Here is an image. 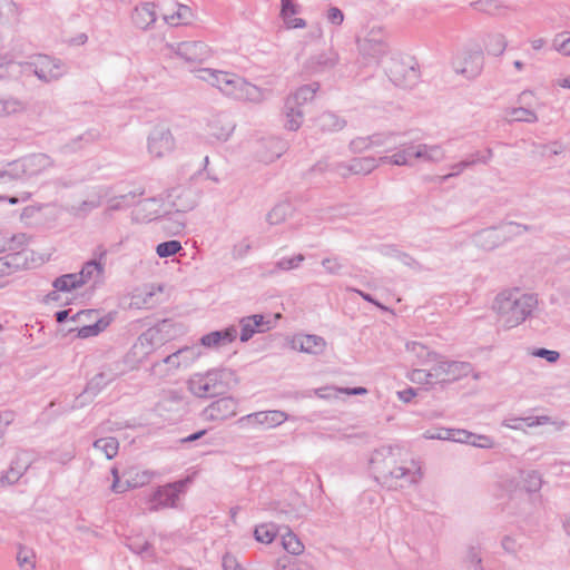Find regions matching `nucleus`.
<instances>
[{
	"instance_id": "54",
	"label": "nucleus",
	"mask_w": 570,
	"mask_h": 570,
	"mask_svg": "<svg viewBox=\"0 0 570 570\" xmlns=\"http://www.w3.org/2000/svg\"><path fill=\"white\" fill-rule=\"evenodd\" d=\"M53 287L60 292H71L81 287L77 273L65 274L53 281Z\"/></svg>"
},
{
	"instance_id": "40",
	"label": "nucleus",
	"mask_w": 570,
	"mask_h": 570,
	"mask_svg": "<svg viewBox=\"0 0 570 570\" xmlns=\"http://www.w3.org/2000/svg\"><path fill=\"white\" fill-rule=\"evenodd\" d=\"M171 198L173 200L170 203V207L183 214H186L196 206L195 196L189 189L175 190V194L171 195Z\"/></svg>"
},
{
	"instance_id": "58",
	"label": "nucleus",
	"mask_w": 570,
	"mask_h": 570,
	"mask_svg": "<svg viewBox=\"0 0 570 570\" xmlns=\"http://www.w3.org/2000/svg\"><path fill=\"white\" fill-rule=\"evenodd\" d=\"M305 257L302 254H297L292 257H283L279 261L276 262L274 269L271 273H277V272H286L292 271L297 267L304 262Z\"/></svg>"
},
{
	"instance_id": "49",
	"label": "nucleus",
	"mask_w": 570,
	"mask_h": 570,
	"mask_svg": "<svg viewBox=\"0 0 570 570\" xmlns=\"http://www.w3.org/2000/svg\"><path fill=\"white\" fill-rule=\"evenodd\" d=\"M111 321L112 316L107 315L105 317L97 320L94 324L83 325L80 328H78L77 336L80 338L97 336L110 325Z\"/></svg>"
},
{
	"instance_id": "45",
	"label": "nucleus",
	"mask_w": 570,
	"mask_h": 570,
	"mask_svg": "<svg viewBox=\"0 0 570 570\" xmlns=\"http://www.w3.org/2000/svg\"><path fill=\"white\" fill-rule=\"evenodd\" d=\"M347 394V395H364L367 393L365 387H344L338 389L334 386H325L315 390V395L320 399H336L338 394Z\"/></svg>"
},
{
	"instance_id": "62",
	"label": "nucleus",
	"mask_w": 570,
	"mask_h": 570,
	"mask_svg": "<svg viewBox=\"0 0 570 570\" xmlns=\"http://www.w3.org/2000/svg\"><path fill=\"white\" fill-rule=\"evenodd\" d=\"M35 552L31 549L20 546L17 553V562L20 568L32 570L35 568Z\"/></svg>"
},
{
	"instance_id": "30",
	"label": "nucleus",
	"mask_w": 570,
	"mask_h": 570,
	"mask_svg": "<svg viewBox=\"0 0 570 570\" xmlns=\"http://www.w3.org/2000/svg\"><path fill=\"white\" fill-rule=\"evenodd\" d=\"M108 195L107 189L99 188L95 193H92L88 199L77 204L71 205L67 208V212L75 216V217H86L89 213H91L94 209L98 208L102 202L104 198Z\"/></svg>"
},
{
	"instance_id": "29",
	"label": "nucleus",
	"mask_w": 570,
	"mask_h": 570,
	"mask_svg": "<svg viewBox=\"0 0 570 570\" xmlns=\"http://www.w3.org/2000/svg\"><path fill=\"white\" fill-rule=\"evenodd\" d=\"M163 19L171 27L186 26L194 20V12L188 6L175 2L165 9Z\"/></svg>"
},
{
	"instance_id": "51",
	"label": "nucleus",
	"mask_w": 570,
	"mask_h": 570,
	"mask_svg": "<svg viewBox=\"0 0 570 570\" xmlns=\"http://www.w3.org/2000/svg\"><path fill=\"white\" fill-rule=\"evenodd\" d=\"M278 534V527L275 523H262L254 529V538L257 542L269 544Z\"/></svg>"
},
{
	"instance_id": "55",
	"label": "nucleus",
	"mask_w": 570,
	"mask_h": 570,
	"mask_svg": "<svg viewBox=\"0 0 570 570\" xmlns=\"http://www.w3.org/2000/svg\"><path fill=\"white\" fill-rule=\"evenodd\" d=\"M282 546L293 556H299L304 551V544L292 531L282 534Z\"/></svg>"
},
{
	"instance_id": "25",
	"label": "nucleus",
	"mask_w": 570,
	"mask_h": 570,
	"mask_svg": "<svg viewBox=\"0 0 570 570\" xmlns=\"http://www.w3.org/2000/svg\"><path fill=\"white\" fill-rule=\"evenodd\" d=\"M326 346V341L315 334H296L291 340L293 350L315 356L323 354Z\"/></svg>"
},
{
	"instance_id": "50",
	"label": "nucleus",
	"mask_w": 570,
	"mask_h": 570,
	"mask_svg": "<svg viewBox=\"0 0 570 570\" xmlns=\"http://www.w3.org/2000/svg\"><path fill=\"white\" fill-rule=\"evenodd\" d=\"M191 72L195 73V77L202 81H205L213 87L219 89L222 81L224 80V76L226 71L212 69V68H196L191 69Z\"/></svg>"
},
{
	"instance_id": "22",
	"label": "nucleus",
	"mask_w": 570,
	"mask_h": 570,
	"mask_svg": "<svg viewBox=\"0 0 570 570\" xmlns=\"http://www.w3.org/2000/svg\"><path fill=\"white\" fill-rule=\"evenodd\" d=\"M238 402L232 396L220 397L206 406L202 413L205 421L223 422L236 415Z\"/></svg>"
},
{
	"instance_id": "7",
	"label": "nucleus",
	"mask_w": 570,
	"mask_h": 570,
	"mask_svg": "<svg viewBox=\"0 0 570 570\" xmlns=\"http://www.w3.org/2000/svg\"><path fill=\"white\" fill-rule=\"evenodd\" d=\"M26 68L42 83L59 81L68 73V65L62 59L43 53L30 57Z\"/></svg>"
},
{
	"instance_id": "34",
	"label": "nucleus",
	"mask_w": 570,
	"mask_h": 570,
	"mask_svg": "<svg viewBox=\"0 0 570 570\" xmlns=\"http://www.w3.org/2000/svg\"><path fill=\"white\" fill-rule=\"evenodd\" d=\"M287 150V142L281 138H269L262 142L258 157L264 163L278 159Z\"/></svg>"
},
{
	"instance_id": "2",
	"label": "nucleus",
	"mask_w": 570,
	"mask_h": 570,
	"mask_svg": "<svg viewBox=\"0 0 570 570\" xmlns=\"http://www.w3.org/2000/svg\"><path fill=\"white\" fill-rule=\"evenodd\" d=\"M538 306L534 294L524 293L518 288L499 293L492 304L498 317V324L503 330H512L524 323Z\"/></svg>"
},
{
	"instance_id": "61",
	"label": "nucleus",
	"mask_w": 570,
	"mask_h": 570,
	"mask_svg": "<svg viewBox=\"0 0 570 570\" xmlns=\"http://www.w3.org/2000/svg\"><path fill=\"white\" fill-rule=\"evenodd\" d=\"M409 380L415 384L433 386L432 371L430 368H414L409 374Z\"/></svg>"
},
{
	"instance_id": "47",
	"label": "nucleus",
	"mask_w": 570,
	"mask_h": 570,
	"mask_svg": "<svg viewBox=\"0 0 570 570\" xmlns=\"http://www.w3.org/2000/svg\"><path fill=\"white\" fill-rule=\"evenodd\" d=\"M382 164L380 158L360 157L350 161V170L352 175H367Z\"/></svg>"
},
{
	"instance_id": "42",
	"label": "nucleus",
	"mask_w": 570,
	"mask_h": 570,
	"mask_svg": "<svg viewBox=\"0 0 570 570\" xmlns=\"http://www.w3.org/2000/svg\"><path fill=\"white\" fill-rule=\"evenodd\" d=\"M492 157V151L491 149H487L485 151L481 153V151H478L475 154H472L470 155L466 159L455 164L452 166V171L446 175L445 177H452V176H455V175H459L460 173H462L464 169H466L468 167L474 165V164H479V163H482V164H485L488 163Z\"/></svg>"
},
{
	"instance_id": "10",
	"label": "nucleus",
	"mask_w": 570,
	"mask_h": 570,
	"mask_svg": "<svg viewBox=\"0 0 570 570\" xmlns=\"http://www.w3.org/2000/svg\"><path fill=\"white\" fill-rule=\"evenodd\" d=\"M430 364L434 385L450 384L468 376L472 372V365L468 362L446 360L436 354V360Z\"/></svg>"
},
{
	"instance_id": "18",
	"label": "nucleus",
	"mask_w": 570,
	"mask_h": 570,
	"mask_svg": "<svg viewBox=\"0 0 570 570\" xmlns=\"http://www.w3.org/2000/svg\"><path fill=\"white\" fill-rule=\"evenodd\" d=\"M235 130L234 121L225 114L213 115L206 119L205 138L208 142H225Z\"/></svg>"
},
{
	"instance_id": "15",
	"label": "nucleus",
	"mask_w": 570,
	"mask_h": 570,
	"mask_svg": "<svg viewBox=\"0 0 570 570\" xmlns=\"http://www.w3.org/2000/svg\"><path fill=\"white\" fill-rule=\"evenodd\" d=\"M281 318V314L274 315V317L253 314L240 317L238 321L239 325V341L242 343L248 342L255 334H263L276 326L277 320Z\"/></svg>"
},
{
	"instance_id": "43",
	"label": "nucleus",
	"mask_w": 570,
	"mask_h": 570,
	"mask_svg": "<svg viewBox=\"0 0 570 570\" xmlns=\"http://www.w3.org/2000/svg\"><path fill=\"white\" fill-rule=\"evenodd\" d=\"M26 110V104L13 96L0 97V118H6L22 114Z\"/></svg>"
},
{
	"instance_id": "53",
	"label": "nucleus",
	"mask_w": 570,
	"mask_h": 570,
	"mask_svg": "<svg viewBox=\"0 0 570 570\" xmlns=\"http://www.w3.org/2000/svg\"><path fill=\"white\" fill-rule=\"evenodd\" d=\"M484 48L489 55L500 56L507 48V40L501 33L489 35L484 40Z\"/></svg>"
},
{
	"instance_id": "59",
	"label": "nucleus",
	"mask_w": 570,
	"mask_h": 570,
	"mask_svg": "<svg viewBox=\"0 0 570 570\" xmlns=\"http://www.w3.org/2000/svg\"><path fill=\"white\" fill-rule=\"evenodd\" d=\"M501 547L508 554L517 556L523 547L521 537L517 534H505L501 539Z\"/></svg>"
},
{
	"instance_id": "24",
	"label": "nucleus",
	"mask_w": 570,
	"mask_h": 570,
	"mask_svg": "<svg viewBox=\"0 0 570 570\" xmlns=\"http://www.w3.org/2000/svg\"><path fill=\"white\" fill-rule=\"evenodd\" d=\"M534 99V94L531 90L522 91L518 99L521 106L509 109L507 116L513 121H524L530 124L538 121V116L532 108V100Z\"/></svg>"
},
{
	"instance_id": "19",
	"label": "nucleus",
	"mask_w": 570,
	"mask_h": 570,
	"mask_svg": "<svg viewBox=\"0 0 570 570\" xmlns=\"http://www.w3.org/2000/svg\"><path fill=\"white\" fill-rule=\"evenodd\" d=\"M95 258L86 262L78 274L81 286L91 283L94 286L104 283L105 258L107 249L98 247L94 253Z\"/></svg>"
},
{
	"instance_id": "12",
	"label": "nucleus",
	"mask_w": 570,
	"mask_h": 570,
	"mask_svg": "<svg viewBox=\"0 0 570 570\" xmlns=\"http://www.w3.org/2000/svg\"><path fill=\"white\" fill-rule=\"evenodd\" d=\"M391 81L401 88H412L420 79L417 62L412 57H393L387 67Z\"/></svg>"
},
{
	"instance_id": "8",
	"label": "nucleus",
	"mask_w": 570,
	"mask_h": 570,
	"mask_svg": "<svg viewBox=\"0 0 570 570\" xmlns=\"http://www.w3.org/2000/svg\"><path fill=\"white\" fill-rule=\"evenodd\" d=\"M189 478L176 482L157 487L149 495L145 498L146 509L149 512H157L164 509H175L178 507L180 495L184 494Z\"/></svg>"
},
{
	"instance_id": "63",
	"label": "nucleus",
	"mask_w": 570,
	"mask_h": 570,
	"mask_svg": "<svg viewBox=\"0 0 570 570\" xmlns=\"http://www.w3.org/2000/svg\"><path fill=\"white\" fill-rule=\"evenodd\" d=\"M464 563L468 570H483L480 551L474 547L468 549Z\"/></svg>"
},
{
	"instance_id": "5",
	"label": "nucleus",
	"mask_w": 570,
	"mask_h": 570,
	"mask_svg": "<svg viewBox=\"0 0 570 570\" xmlns=\"http://www.w3.org/2000/svg\"><path fill=\"white\" fill-rule=\"evenodd\" d=\"M203 355L199 345H186L155 362L150 367L151 375L164 379L193 366Z\"/></svg>"
},
{
	"instance_id": "64",
	"label": "nucleus",
	"mask_w": 570,
	"mask_h": 570,
	"mask_svg": "<svg viewBox=\"0 0 570 570\" xmlns=\"http://www.w3.org/2000/svg\"><path fill=\"white\" fill-rule=\"evenodd\" d=\"M553 49L563 56L570 57V32H562L554 37Z\"/></svg>"
},
{
	"instance_id": "38",
	"label": "nucleus",
	"mask_w": 570,
	"mask_h": 570,
	"mask_svg": "<svg viewBox=\"0 0 570 570\" xmlns=\"http://www.w3.org/2000/svg\"><path fill=\"white\" fill-rule=\"evenodd\" d=\"M475 243L478 246H480L487 250H491V249L498 247L499 245L504 243L502 235H501L500 227L499 226L491 227V228H487V229L479 232L475 235Z\"/></svg>"
},
{
	"instance_id": "60",
	"label": "nucleus",
	"mask_w": 570,
	"mask_h": 570,
	"mask_svg": "<svg viewBox=\"0 0 570 570\" xmlns=\"http://www.w3.org/2000/svg\"><path fill=\"white\" fill-rule=\"evenodd\" d=\"M183 249L180 242L178 240H167L164 243H159L156 246V254L160 258H166L176 255Z\"/></svg>"
},
{
	"instance_id": "56",
	"label": "nucleus",
	"mask_w": 570,
	"mask_h": 570,
	"mask_svg": "<svg viewBox=\"0 0 570 570\" xmlns=\"http://www.w3.org/2000/svg\"><path fill=\"white\" fill-rule=\"evenodd\" d=\"M19 6L12 0H0V23L16 20L19 17Z\"/></svg>"
},
{
	"instance_id": "17",
	"label": "nucleus",
	"mask_w": 570,
	"mask_h": 570,
	"mask_svg": "<svg viewBox=\"0 0 570 570\" xmlns=\"http://www.w3.org/2000/svg\"><path fill=\"white\" fill-rule=\"evenodd\" d=\"M454 71L468 79L475 78L483 68V53L479 47L468 48L453 60Z\"/></svg>"
},
{
	"instance_id": "35",
	"label": "nucleus",
	"mask_w": 570,
	"mask_h": 570,
	"mask_svg": "<svg viewBox=\"0 0 570 570\" xmlns=\"http://www.w3.org/2000/svg\"><path fill=\"white\" fill-rule=\"evenodd\" d=\"M416 161L438 164L445 159V150L439 144H415Z\"/></svg>"
},
{
	"instance_id": "46",
	"label": "nucleus",
	"mask_w": 570,
	"mask_h": 570,
	"mask_svg": "<svg viewBox=\"0 0 570 570\" xmlns=\"http://www.w3.org/2000/svg\"><path fill=\"white\" fill-rule=\"evenodd\" d=\"M27 71L26 62H18L12 59L0 60V79L12 80L18 79L19 76Z\"/></svg>"
},
{
	"instance_id": "32",
	"label": "nucleus",
	"mask_w": 570,
	"mask_h": 570,
	"mask_svg": "<svg viewBox=\"0 0 570 570\" xmlns=\"http://www.w3.org/2000/svg\"><path fill=\"white\" fill-rule=\"evenodd\" d=\"M392 135L375 134L366 137H357L351 140L350 150L354 154H361L375 147H384L389 145Z\"/></svg>"
},
{
	"instance_id": "41",
	"label": "nucleus",
	"mask_w": 570,
	"mask_h": 570,
	"mask_svg": "<svg viewBox=\"0 0 570 570\" xmlns=\"http://www.w3.org/2000/svg\"><path fill=\"white\" fill-rule=\"evenodd\" d=\"M524 428H537L542 425H552L556 431H561L567 426V423L557 417L548 414L529 415L524 416Z\"/></svg>"
},
{
	"instance_id": "4",
	"label": "nucleus",
	"mask_w": 570,
	"mask_h": 570,
	"mask_svg": "<svg viewBox=\"0 0 570 570\" xmlns=\"http://www.w3.org/2000/svg\"><path fill=\"white\" fill-rule=\"evenodd\" d=\"M235 381L229 368H212L204 373H194L187 381L188 391L196 397L207 399L224 393Z\"/></svg>"
},
{
	"instance_id": "13",
	"label": "nucleus",
	"mask_w": 570,
	"mask_h": 570,
	"mask_svg": "<svg viewBox=\"0 0 570 570\" xmlns=\"http://www.w3.org/2000/svg\"><path fill=\"white\" fill-rule=\"evenodd\" d=\"M146 148L151 159H163L171 155L176 148L171 130L164 125L155 126L147 136Z\"/></svg>"
},
{
	"instance_id": "39",
	"label": "nucleus",
	"mask_w": 570,
	"mask_h": 570,
	"mask_svg": "<svg viewBox=\"0 0 570 570\" xmlns=\"http://www.w3.org/2000/svg\"><path fill=\"white\" fill-rule=\"evenodd\" d=\"M163 226L171 234L180 233L186 226V216L175 210L173 207L165 208L163 216Z\"/></svg>"
},
{
	"instance_id": "14",
	"label": "nucleus",
	"mask_w": 570,
	"mask_h": 570,
	"mask_svg": "<svg viewBox=\"0 0 570 570\" xmlns=\"http://www.w3.org/2000/svg\"><path fill=\"white\" fill-rule=\"evenodd\" d=\"M360 52L376 62L389 51L387 32L382 26L371 27L363 38L357 39Z\"/></svg>"
},
{
	"instance_id": "28",
	"label": "nucleus",
	"mask_w": 570,
	"mask_h": 570,
	"mask_svg": "<svg viewBox=\"0 0 570 570\" xmlns=\"http://www.w3.org/2000/svg\"><path fill=\"white\" fill-rule=\"evenodd\" d=\"M157 20L156 4L154 2H141L137 4L131 13V21L136 28L148 30Z\"/></svg>"
},
{
	"instance_id": "6",
	"label": "nucleus",
	"mask_w": 570,
	"mask_h": 570,
	"mask_svg": "<svg viewBox=\"0 0 570 570\" xmlns=\"http://www.w3.org/2000/svg\"><path fill=\"white\" fill-rule=\"evenodd\" d=\"M223 95L235 100L261 104L266 99V90L247 81L245 78L226 71L219 89Z\"/></svg>"
},
{
	"instance_id": "21",
	"label": "nucleus",
	"mask_w": 570,
	"mask_h": 570,
	"mask_svg": "<svg viewBox=\"0 0 570 570\" xmlns=\"http://www.w3.org/2000/svg\"><path fill=\"white\" fill-rule=\"evenodd\" d=\"M31 465V455L26 451L18 452L9 466L0 473V485L10 487L19 482Z\"/></svg>"
},
{
	"instance_id": "33",
	"label": "nucleus",
	"mask_w": 570,
	"mask_h": 570,
	"mask_svg": "<svg viewBox=\"0 0 570 570\" xmlns=\"http://www.w3.org/2000/svg\"><path fill=\"white\" fill-rule=\"evenodd\" d=\"M415 151V144H404L394 154L380 157V160L382 164L411 167L416 161Z\"/></svg>"
},
{
	"instance_id": "52",
	"label": "nucleus",
	"mask_w": 570,
	"mask_h": 570,
	"mask_svg": "<svg viewBox=\"0 0 570 570\" xmlns=\"http://www.w3.org/2000/svg\"><path fill=\"white\" fill-rule=\"evenodd\" d=\"M94 449L102 453L108 460L115 458L119 450L117 439L108 436L101 438L94 442Z\"/></svg>"
},
{
	"instance_id": "31",
	"label": "nucleus",
	"mask_w": 570,
	"mask_h": 570,
	"mask_svg": "<svg viewBox=\"0 0 570 570\" xmlns=\"http://www.w3.org/2000/svg\"><path fill=\"white\" fill-rule=\"evenodd\" d=\"M165 210V204L157 198H147L140 200L135 210L134 215L139 220H154L161 218Z\"/></svg>"
},
{
	"instance_id": "1",
	"label": "nucleus",
	"mask_w": 570,
	"mask_h": 570,
	"mask_svg": "<svg viewBox=\"0 0 570 570\" xmlns=\"http://www.w3.org/2000/svg\"><path fill=\"white\" fill-rule=\"evenodd\" d=\"M370 470L375 480L389 489H403L422 479L420 461L410 458L399 445H383L370 458Z\"/></svg>"
},
{
	"instance_id": "48",
	"label": "nucleus",
	"mask_w": 570,
	"mask_h": 570,
	"mask_svg": "<svg viewBox=\"0 0 570 570\" xmlns=\"http://www.w3.org/2000/svg\"><path fill=\"white\" fill-rule=\"evenodd\" d=\"M320 89L318 82H312L308 85L301 86L293 92L287 99H294V104L303 106L312 101Z\"/></svg>"
},
{
	"instance_id": "36",
	"label": "nucleus",
	"mask_w": 570,
	"mask_h": 570,
	"mask_svg": "<svg viewBox=\"0 0 570 570\" xmlns=\"http://www.w3.org/2000/svg\"><path fill=\"white\" fill-rule=\"evenodd\" d=\"M281 18L283 19L286 28L288 29H303L306 27V21L302 18L295 17L299 13V7L293 0H282Z\"/></svg>"
},
{
	"instance_id": "3",
	"label": "nucleus",
	"mask_w": 570,
	"mask_h": 570,
	"mask_svg": "<svg viewBox=\"0 0 570 570\" xmlns=\"http://www.w3.org/2000/svg\"><path fill=\"white\" fill-rule=\"evenodd\" d=\"M175 324L170 320H163L142 332L129 353L127 361L132 365L142 363L158 347L174 337Z\"/></svg>"
},
{
	"instance_id": "44",
	"label": "nucleus",
	"mask_w": 570,
	"mask_h": 570,
	"mask_svg": "<svg viewBox=\"0 0 570 570\" xmlns=\"http://www.w3.org/2000/svg\"><path fill=\"white\" fill-rule=\"evenodd\" d=\"M405 348L406 352L412 354L417 360V363L421 365H428L433 360H436L438 353L431 351L429 347L419 342H407Z\"/></svg>"
},
{
	"instance_id": "37",
	"label": "nucleus",
	"mask_w": 570,
	"mask_h": 570,
	"mask_svg": "<svg viewBox=\"0 0 570 570\" xmlns=\"http://www.w3.org/2000/svg\"><path fill=\"white\" fill-rule=\"evenodd\" d=\"M283 112L285 118V128L293 131L299 129L303 124L304 114L302 107L294 104V99L286 98Z\"/></svg>"
},
{
	"instance_id": "23",
	"label": "nucleus",
	"mask_w": 570,
	"mask_h": 570,
	"mask_svg": "<svg viewBox=\"0 0 570 570\" xmlns=\"http://www.w3.org/2000/svg\"><path fill=\"white\" fill-rule=\"evenodd\" d=\"M175 53L190 63H202L213 56V50L203 41H184L173 47Z\"/></svg>"
},
{
	"instance_id": "26",
	"label": "nucleus",
	"mask_w": 570,
	"mask_h": 570,
	"mask_svg": "<svg viewBox=\"0 0 570 570\" xmlns=\"http://www.w3.org/2000/svg\"><path fill=\"white\" fill-rule=\"evenodd\" d=\"M164 287L161 285L149 284L135 291L130 298V307L142 309L151 308L158 304L157 296L161 294Z\"/></svg>"
},
{
	"instance_id": "27",
	"label": "nucleus",
	"mask_w": 570,
	"mask_h": 570,
	"mask_svg": "<svg viewBox=\"0 0 570 570\" xmlns=\"http://www.w3.org/2000/svg\"><path fill=\"white\" fill-rule=\"evenodd\" d=\"M238 335L237 326L230 325L220 331H213L200 337V345L206 348H219L232 344Z\"/></svg>"
},
{
	"instance_id": "57",
	"label": "nucleus",
	"mask_w": 570,
	"mask_h": 570,
	"mask_svg": "<svg viewBox=\"0 0 570 570\" xmlns=\"http://www.w3.org/2000/svg\"><path fill=\"white\" fill-rule=\"evenodd\" d=\"M317 126L322 130H338L342 129L344 126V121L341 120L336 115L332 112H324L317 119Z\"/></svg>"
},
{
	"instance_id": "20",
	"label": "nucleus",
	"mask_w": 570,
	"mask_h": 570,
	"mask_svg": "<svg viewBox=\"0 0 570 570\" xmlns=\"http://www.w3.org/2000/svg\"><path fill=\"white\" fill-rule=\"evenodd\" d=\"M340 61L334 49L322 50L311 55L302 65V71L307 76H315L332 70Z\"/></svg>"
},
{
	"instance_id": "9",
	"label": "nucleus",
	"mask_w": 570,
	"mask_h": 570,
	"mask_svg": "<svg viewBox=\"0 0 570 570\" xmlns=\"http://www.w3.org/2000/svg\"><path fill=\"white\" fill-rule=\"evenodd\" d=\"M112 482L110 490L114 493L120 494L127 492L129 489H137L149 484L156 476L157 473L153 470L140 469L137 466H130L119 474L116 466L110 470Z\"/></svg>"
},
{
	"instance_id": "11",
	"label": "nucleus",
	"mask_w": 570,
	"mask_h": 570,
	"mask_svg": "<svg viewBox=\"0 0 570 570\" xmlns=\"http://www.w3.org/2000/svg\"><path fill=\"white\" fill-rule=\"evenodd\" d=\"M55 166L53 160L46 154H32L11 161V178L29 180L47 173Z\"/></svg>"
},
{
	"instance_id": "16",
	"label": "nucleus",
	"mask_w": 570,
	"mask_h": 570,
	"mask_svg": "<svg viewBox=\"0 0 570 570\" xmlns=\"http://www.w3.org/2000/svg\"><path fill=\"white\" fill-rule=\"evenodd\" d=\"M288 420V415L279 410L258 411L238 419L240 428L248 429H274Z\"/></svg>"
}]
</instances>
